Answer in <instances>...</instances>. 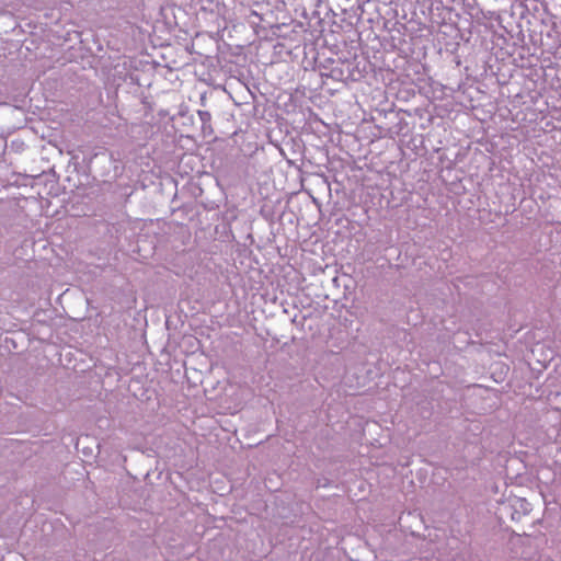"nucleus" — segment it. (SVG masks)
I'll return each instance as SVG.
<instances>
[{"instance_id":"1","label":"nucleus","mask_w":561,"mask_h":561,"mask_svg":"<svg viewBox=\"0 0 561 561\" xmlns=\"http://www.w3.org/2000/svg\"><path fill=\"white\" fill-rule=\"evenodd\" d=\"M198 116L201 118V121L203 122V124H206L210 121V113L207 112V111H198Z\"/></svg>"},{"instance_id":"2","label":"nucleus","mask_w":561,"mask_h":561,"mask_svg":"<svg viewBox=\"0 0 561 561\" xmlns=\"http://www.w3.org/2000/svg\"><path fill=\"white\" fill-rule=\"evenodd\" d=\"M205 102H206V95L205 94H202L201 96V103L203 106H205Z\"/></svg>"}]
</instances>
